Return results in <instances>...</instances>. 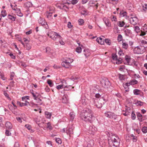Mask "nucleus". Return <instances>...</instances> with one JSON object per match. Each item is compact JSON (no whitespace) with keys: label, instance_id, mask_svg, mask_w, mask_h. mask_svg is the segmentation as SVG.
Masks as SVG:
<instances>
[{"label":"nucleus","instance_id":"f257e3e1","mask_svg":"<svg viewBox=\"0 0 147 147\" xmlns=\"http://www.w3.org/2000/svg\"><path fill=\"white\" fill-rule=\"evenodd\" d=\"M92 111L89 108H86L82 111L80 117L81 119L86 121L91 122L94 118Z\"/></svg>","mask_w":147,"mask_h":147},{"label":"nucleus","instance_id":"f03ea898","mask_svg":"<svg viewBox=\"0 0 147 147\" xmlns=\"http://www.w3.org/2000/svg\"><path fill=\"white\" fill-rule=\"evenodd\" d=\"M109 147H119L120 139L118 136L115 134L110 136L109 139Z\"/></svg>","mask_w":147,"mask_h":147},{"label":"nucleus","instance_id":"7ed1b4c3","mask_svg":"<svg viewBox=\"0 0 147 147\" xmlns=\"http://www.w3.org/2000/svg\"><path fill=\"white\" fill-rule=\"evenodd\" d=\"M47 35L52 39L56 41L58 40H60L62 38L61 37L58 33L52 31H51L49 32Z\"/></svg>","mask_w":147,"mask_h":147},{"label":"nucleus","instance_id":"20e7f679","mask_svg":"<svg viewBox=\"0 0 147 147\" xmlns=\"http://www.w3.org/2000/svg\"><path fill=\"white\" fill-rule=\"evenodd\" d=\"M101 100L99 99L98 101V99L93 98L91 99L90 102L92 104L95 105L98 108L100 109L101 108L103 105L105 104V102H101Z\"/></svg>","mask_w":147,"mask_h":147},{"label":"nucleus","instance_id":"39448f33","mask_svg":"<svg viewBox=\"0 0 147 147\" xmlns=\"http://www.w3.org/2000/svg\"><path fill=\"white\" fill-rule=\"evenodd\" d=\"M134 53L137 54H142L145 51V47L142 46H139L135 47L133 50Z\"/></svg>","mask_w":147,"mask_h":147},{"label":"nucleus","instance_id":"423d86ee","mask_svg":"<svg viewBox=\"0 0 147 147\" xmlns=\"http://www.w3.org/2000/svg\"><path fill=\"white\" fill-rule=\"evenodd\" d=\"M102 86L105 88H108L110 87L111 84L109 80L106 78L103 79L101 81Z\"/></svg>","mask_w":147,"mask_h":147},{"label":"nucleus","instance_id":"0eeeda50","mask_svg":"<svg viewBox=\"0 0 147 147\" xmlns=\"http://www.w3.org/2000/svg\"><path fill=\"white\" fill-rule=\"evenodd\" d=\"M105 115L106 117L113 120L116 119L117 117L114 113L110 111H106L105 113Z\"/></svg>","mask_w":147,"mask_h":147},{"label":"nucleus","instance_id":"6e6552de","mask_svg":"<svg viewBox=\"0 0 147 147\" xmlns=\"http://www.w3.org/2000/svg\"><path fill=\"white\" fill-rule=\"evenodd\" d=\"M96 130V129L93 126H90L89 127L87 130L88 133L90 134L94 135Z\"/></svg>","mask_w":147,"mask_h":147},{"label":"nucleus","instance_id":"1a4fd4ad","mask_svg":"<svg viewBox=\"0 0 147 147\" xmlns=\"http://www.w3.org/2000/svg\"><path fill=\"white\" fill-rule=\"evenodd\" d=\"M72 62V61H69L68 60H65L61 63V65L66 68H68L70 66V63Z\"/></svg>","mask_w":147,"mask_h":147},{"label":"nucleus","instance_id":"9d476101","mask_svg":"<svg viewBox=\"0 0 147 147\" xmlns=\"http://www.w3.org/2000/svg\"><path fill=\"white\" fill-rule=\"evenodd\" d=\"M129 20L131 24L134 25L137 24L138 20V18L135 17L130 18Z\"/></svg>","mask_w":147,"mask_h":147},{"label":"nucleus","instance_id":"9b49d317","mask_svg":"<svg viewBox=\"0 0 147 147\" xmlns=\"http://www.w3.org/2000/svg\"><path fill=\"white\" fill-rule=\"evenodd\" d=\"M38 22L46 28L47 29L48 27V26L47 23L45 21L44 19L40 18L38 20Z\"/></svg>","mask_w":147,"mask_h":147},{"label":"nucleus","instance_id":"f8f14e48","mask_svg":"<svg viewBox=\"0 0 147 147\" xmlns=\"http://www.w3.org/2000/svg\"><path fill=\"white\" fill-rule=\"evenodd\" d=\"M67 88H68L69 87H71L74 84V80H73L72 77H71L69 79L67 80Z\"/></svg>","mask_w":147,"mask_h":147},{"label":"nucleus","instance_id":"ddd939ff","mask_svg":"<svg viewBox=\"0 0 147 147\" xmlns=\"http://www.w3.org/2000/svg\"><path fill=\"white\" fill-rule=\"evenodd\" d=\"M83 53L86 57L89 56L90 54V51L88 49H85L84 50Z\"/></svg>","mask_w":147,"mask_h":147},{"label":"nucleus","instance_id":"4468645a","mask_svg":"<svg viewBox=\"0 0 147 147\" xmlns=\"http://www.w3.org/2000/svg\"><path fill=\"white\" fill-rule=\"evenodd\" d=\"M6 128L8 130L11 129L13 127L12 124L9 122L7 121L5 124Z\"/></svg>","mask_w":147,"mask_h":147},{"label":"nucleus","instance_id":"2eb2a0df","mask_svg":"<svg viewBox=\"0 0 147 147\" xmlns=\"http://www.w3.org/2000/svg\"><path fill=\"white\" fill-rule=\"evenodd\" d=\"M73 129L74 128L73 126H71V127H70L68 129L66 130L67 134L70 136V135L73 134Z\"/></svg>","mask_w":147,"mask_h":147},{"label":"nucleus","instance_id":"dca6fc26","mask_svg":"<svg viewBox=\"0 0 147 147\" xmlns=\"http://www.w3.org/2000/svg\"><path fill=\"white\" fill-rule=\"evenodd\" d=\"M103 20L106 26L108 27H109L111 26V24L109 19L106 18H104Z\"/></svg>","mask_w":147,"mask_h":147},{"label":"nucleus","instance_id":"f3484780","mask_svg":"<svg viewBox=\"0 0 147 147\" xmlns=\"http://www.w3.org/2000/svg\"><path fill=\"white\" fill-rule=\"evenodd\" d=\"M120 14L121 17H124L126 19H127L128 18L127 16V13L126 11H121Z\"/></svg>","mask_w":147,"mask_h":147},{"label":"nucleus","instance_id":"a211bd4d","mask_svg":"<svg viewBox=\"0 0 147 147\" xmlns=\"http://www.w3.org/2000/svg\"><path fill=\"white\" fill-rule=\"evenodd\" d=\"M124 33L126 36H129L131 34V30L129 29H127L124 31Z\"/></svg>","mask_w":147,"mask_h":147},{"label":"nucleus","instance_id":"6ab92c4d","mask_svg":"<svg viewBox=\"0 0 147 147\" xmlns=\"http://www.w3.org/2000/svg\"><path fill=\"white\" fill-rule=\"evenodd\" d=\"M88 11L86 9H83L81 11V14L83 15L86 16L88 15Z\"/></svg>","mask_w":147,"mask_h":147},{"label":"nucleus","instance_id":"aec40b11","mask_svg":"<svg viewBox=\"0 0 147 147\" xmlns=\"http://www.w3.org/2000/svg\"><path fill=\"white\" fill-rule=\"evenodd\" d=\"M125 23L123 21H119L117 22V24L120 27H123L125 25Z\"/></svg>","mask_w":147,"mask_h":147},{"label":"nucleus","instance_id":"412c9836","mask_svg":"<svg viewBox=\"0 0 147 147\" xmlns=\"http://www.w3.org/2000/svg\"><path fill=\"white\" fill-rule=\"evenodd\" d=\"M96 40L98 43H100L101 45L104 44V42L103 41V40H102V38H97Z\"/></svg>","mask_w":147,"mask_h":147},{"label":"nucleus","instance_id":"4be33fe9","mask_svg":"<svg viewBox=\"0 0 147 147\" xmlns=\"http://www.w3.org/2000/svg\"><path fill=\"white\" fill-rule=\"evenodd\" d=\"M137 117L140 121L142 122V116L140 113H137Z\"/></svg>","mask_w":147,"mask_h":147},{"label":"nucleus","instance_id":"5701e85b","mask_svg":"<svg viewBox=\"0 0 147 147\" xmlns=\"http://www.w3.org/2000/svg\"><path fill=\"white\" fill-rule=\"evenodd\" d=\"M67 80H63L61 82V84L63 88H67V84L66 83Z\"/></svg>","mask_w":147,"mask_h":147},{"label":"nucleus","instance_id":"b1692460","mask_svg":"<svg viewBox=\"0 0 147 147\" xmlns=\"http://www.w3.org/2000/svg\"><path fill=\"white\" fill-rule=\"evenodd\" d=\"M125 59L128 63H129L130 61L131 58L130 56L126 55L125 56Z\"/></svg>","mask_w":147,"mask_h":147},{"label":"nucleus","instance_id":"393cba45","mask_svg":"<svg viewBox=\"0 0 147 147\" xmlns=\"http://www.w3.org/2000/svg\"><path fill=\"white\" fill-rule=\"evenodd\" d=\"M128 47V44L126 42H122V48L125 49H127Z\"/></svg>","mask_w":147,"mask_h":147},{"label":"nucleus","instance_id":"a878e982","mask_svg":"<svg viewBox=\"0 0 147 147\" xmlns=\"http://www.w3.org/2000/svg\"><path fill=\"white\" fill-rule=\"evenodd\" d=\"M69 115L71 119L73 120L75 116V113L74 112H72L69 113Z\"/></svg>","mask_w":147,"mask_h":147},{"label":"nucleus","instance_id":"bb28decb","mask_svg":"<svg viewBox=\"0 0 147 147\" xmlns=\"http://www.w3.org/2000/svg\"><path fill=\"white\" fill-rule=\"evenodd\" d=\"M130 138H131L134 142H136L137 140V137L136 136H134L133 134H131L130 135Z\"/></svg>","mask_w":147,"mask_h":147},{"label":"nucleus","instance_id":"cd10ccee","mask_svg":"<svg viewBox=\"0 0 147 147\" xmlns=\"http://www.w3.org/2000/svg\"><path fill=\"white\" fill-rule=\"evenodd\" d=\"M86 99L85 97H82L80 100V102L84 105H86Z\"/></svg>","mask_w":147,"mask_h":147},{"label":"nucleus","instance_id":"c85d7f7f","mask_svg":"<svg viewBox=\"0 0 147 147\" xmlns=\"http://www.w3.org/2000/svg\"><path fill=\"white\" fill-rule=\"evenodd\" d=\"M24 5L26 7L29 8L32 6V4L31 2H28L25 3Z\"/></svg>","mask_w":147,"mask_h":147},{"label":"nucleus","instance_id":"c756f323","mask_svg":"<svg viewBox=\"0 0 147 147\" xmlns=\"http://www.w3.org/2000/svg\"><path fill=\"white\" fill-rule=\"evenodd\" d=\"M126 7L129 10H131L133 7V5L130 2L126 4Z\"/></svg>","mask_w":147,"mask_h":147},{"label":"nucleus","instance_id":"7c9ffc66","mask_svg":"<svg viewBox=\"0 0 147 147\" xmlns=\"http://www.w3.org/2000/svg\"><path fill=\"white\" fill-rule=\"evenodd\" d=\"M134 31L137 33L140 32V30L139 27L138 26H135L134 27Z\"/></svg>","mask_w":147,"mask_h":147},{"label":"nucleus","instance_id":"2f4dec72","mask_svg":"<svg viewBox=\"0 0 147 147\" xmlns=\"http://www.w3.org/2000/svg\"><path fill=\"white\" fill-rule=\"evenodd\" d=\"M45 115L46 117L48 119L51 118V116L52 115L51 113H50L47 111H46L45 112Z\"/></svg>","mask_w":147,"mask_h":147},{"label":"nucleus","instance_id":"473e14b6","mask_svg":"<svg viewBox=\"0 0 147 147\" xmlns=\"http://www.w3.org/2000/svg\"><path fill=\"white\" fill-rule=\"evenodd\" d=\"M112 57L113 60L117 61L118 59L117 56L115 54H112Z\"/></svg>","mask_w":147,"mask_h":147},{"label":"nucleus","instance_id":"72a5a7b5","mask_svg":"<svg viewBox=\"0 0 147 147\" xmlns=\"http://www.w3.org/2000/svg\"><path fill=\"white\" fill-rule=\"evenodd\" d=\"M141 91L138 89H135L134 90V93L135 95H139L140 94Z\"/></svg>","mask_w":147,"mask_h":147},{"label":"nucleus","instance_id":"f704fd0d","mask_svg":"<svg viewBox=\"0 0 147 147\" xmlns=\"http://www.w3.org/2000/svg\"><path fill=\"white\" fill-rule=\"evenodd\" d=\"M5 135L7 136H11V134L9 130L7 129L5 130Z\"/></svg>","mask_w":147,"mask_h":147},{"label":"nucleus","instance_id":"c9c22d12","mask_svg":"<svg viewBox=\"0 0 147 147\" xmlns=\"http://www.w3.org/2000/svg\"><path fill=\"white\" fill-rule=\"evenodd\" d=\"M31 94H32L33 96L34 97V99L35 100H39L41 101V100L39 98H37V96H36V95H35L34 93L31 92Z\"/></svg>","mask_w":147,"mask_h":147},{"label":"nucleus","instance_id":"e433bc0d","mask_svg":"<svg viewBox=\"0 0 147 147\" xmlns=\"http://www.w3.org/2000/svg\"><path fill=\"white\" fill-rule=\"evenodd\" d=\"M143 102L140 101H137L135 103V104L138 106H141L143 105Z\"/></svg>","mask_w":147,"mask_h":147},{"label":"nucleus","instance_id":"4c0bfd02","mask_svg":"<svg viewBox=\"0 0 147 147\" xmlns=\"http://www.w3.org/2000/svg\"><path fill=\"white\" fill-rule=\"evenodd\" d=\"M47 128H49L50 130H51L53 128L51 125L50 122H48L47 123Z\"/></svg>","mask_w":147,"mask_h":147},{"label":"nucleus","instance_id":"58836bf2","mask_svg":"<svg viewBox=\"0 0 147 147\" xmlns=\"http://www.w3.org/2000/svg\"><path fill=\"white\" fill-rule=\"evenodd\" d=\"M130 82L131 85H134L135 84H137L138 83V81L135 79L132 80H131Z\"/></svg>","mask_w":147,"mask_h":147},{"label":"nucleus","instance_id":"ea45409f","mask_svg":"<svg viewBox=\"0 0 147 147\" xmlns=\"http://www.w3.org/2000/svg\"><path fill=\"white\" fill-rule=\"evenodd\" d=\"M47 83L50 87H52L53 85V84L52 82V81L50 79H48L47 80Z\"/></svg>","mask_w":147,"mask_h":147},{"label":"nucleus","instance_id":"a19ab883","mask_svg":"<svg viewBox=\"0 0 147 147\" xmlns=\"http://www.w3.org/2000/svg\"><path fill=\"white\" fill-rule=\"evenodd\" d=\"M26 47V49L29 50L31 48V46L30 44L27 43L26 44L25 47Z\"/></svg>","mask_w":147,"mask_h":147},{"label":"nucleus","instance_id":"79ce46f5","mask_svg":"<svg viewBox=\"0 0 147 147\" xmlns=\"http://www.w3.org/2000/svg\"><path fill=\"white\" fill-rule=\"evenodd\" d=\"M116 63L117 64H119L121 63L122 61V59L120 58H118L117 61H116Z\"/></svg>","mask_w":147,"mask_h":147},{"label":"nucleus","instance_id":"37998d69","mask_svg":"<svg viewBox=\"0 0 147 147\" xmlns=\"http://www.w3.org/2000/svg\"><path fill=\"white\" fill-rule=\"evenodd\" d=\"M142 131L144 133H146L147 132V127L146 126H144L142 128Z\"/></svg>","mask_w":147,"mask_h":147},{"label":"nucleus","instance_id":"c03bdc74","mask_svg":"<svg viewBox=\"0 0 147 147\" xmlns=\"http://www.w3.org/2000/svg\"><path fill=\"white\" fill-rule=\"evenodd\" d=\"M8 18L11 20L12 21H15L16 19V18L14 17L13 16H12L11 15H9L8 16Z\"/></svg>","mask_w":147,"mask_h":147},{"label":"nucleus","instance_id":"a18cd8bd","mask_svg":"<svg viewBox=\"0 0 147 147\" xmlns=\"http://www.w3.org/2000/svg\"><path fill=\"white\" fill-rule=\"evenodd\" d=\"M1 14L3 17H5L7 15L6 12L5 10L1 11Z\"/></svg>","mask_w":147,"mask_h":147},{"label":"nucleus","instance_id":"49530a36","mask_svg":"<svg viewBox=\"0 0 147 147\" xmlns=\"http://www.w3.org/2000/svg\"><path fill=\"white\" fill-rule=\"evenodd\" d=\"M78 22L79 25H82L84 23V21L83 19H80L78 20Z\"/></svg>","mask_w":147,"mask_h":147},{"label":"nucleus","instance_id":"de8ad7c7","mask_svg":"<svg viewBox=\"0 0 147 147\" xmlns=\"http://www.w3.org/2000/svg\"><path fill=\"white\" fill-rule=\"evenodd\" d=\"M123 39L122 36L121 34H119L117 37V40L118 42L121 41Z\"/></svg>","mask_w":147,"mask_h":147},{"label":"nucleus","instance_id":"09e8293b","mask_svg":"<svg viewBox=\"0 0 147 147\" xmlns=\"http://www.w3.org/2000/svg\"><path fill=\"white\" fill-rule=\"evenodd\" d=\"M130 113V112L129 111L127 110H126L125 113H123V114L125 116H128L129 115Z\"/></svg>","mask_w":147,"mask_h":147},{"label":"nucleus","instance_id":"8fccbe9b","mask_svg":"<svg viewBox=\"0 0 147 147\" xmlns=\"http://www.w3.org/2000/svg\"><path fill=\"white\" fill-rule=\"evenodd\" d=\"M76 51L78 53H80L82 51V49L81 47H79L76 49Z\"/></svg>","mask_w":147,"mask_h":147},{"label":"nucleus","instance_id":"3c124183","mask_svg":"<svg viewBox=\"0 0 147 147\" xmlns=\"http://www.w3.org/2000/svg\"><path fill=\"white\" fill-rule=\"evenodd\" d=\"M119 78L120 80H123L125 79V76L123 75L119 74Z\"/></svg>","mask_w":147,"mask_h":147},{"label":"nucleus","instance_id":"603ef678","mask_svg":"<svg viewBox=\"0 0 147 147\" xmlns=\"http://www.w3.org/2000/svg\"><path fill=\"white\" fill-rule=\"evenodd\" d=\"M105 42L106 44L109 45H110L111 44V42L110 40L108 39H105Z\"/></svg>","mask_w":147,"mask_h":147},{"label":"nucleus","instance_id":"864d4df0","mask_svg":"<svg viewBox=\"0 0 147 147\" xmlns=\"http://www.w3.org/2000/svg\"><path fill=\"white\" fill-rule=\"evenodd\" d=\"M51 50L50 47H47L45 48V52L48 54H49L50 53Z\"/></svg>","mask_w":147,"mask_h":147},{"label":"nucleus","instance_id":"5fc2aeb1","mask_svg":"<svg viewBox=\"0 0 147 147\" xmlns=\"http://www.w3.org/2000/svg\"><path fill=\"white\" fill-rule=\"evenodd\" d=\"M102 98V99L105 102H106L108 100V96L107 95H105L104 97H103Z\"/></svg>","mask_w":147,"mask_h":147},{"label":"nucleus","instance_id":"6e6d98bb","mask_svg":"<svg viewBox=\"0 0 147 147\" xmlns=\"http://www.w3.org/2000/svg\"><path fill=\"white\" fill-rule=\"evenodd\" d=\"M58 7L61 9H63L64 8H67V6L64 5L63 4H61L60 6H59Z\"/></svg>","mask_w":147,"mask_h":147},{"label":"nucleus","instance_id":"4d7b16f0","mask_svg":"<svg viewBox=\"0 0 147 147\" xmlns=\"http://www.w3.org/2000/svg\"><path fill=\"white\" fill-rule=\"evenodd\" d=\"M52 11H51V10H49V11L48 13V15H47V17L49 18V16H52V14L54 12V11L52 10Z\"/></svg>","mask_w":147,"mask_h":147},{"label":"nucleus","instance_id":"13d9d810","mask_svg":"<svg viewBox=\"0 0 147 147\" xmlns=\"http://www.w3.org/2000/svg\"><path fill=\"white\" fill-rule=\"evenodd\" d=\"M55 141L57 143L59 144H61L62 142L61 139L59 138H57L55 139Z\"/></svg>","mask_w":147,"mask_h":147},{"label":"nucleus","instance_id":"bf43d9fd","mask_svg":"<svg viewBox=\"0 0 147 147\" xmlns=\"http://www.w3.org/2000/svg\"><path fill=\"white\" fill-rule=\"evenodd\" d=\"M112 17H111V20L112 21H115L116 22L117 21V19L116 18V17L114 16H112Z\"/></svg>","mask_w":147,"mask_h":147},{"label":"nucleus","instance_id":"052dcab7","mask_svg":"<svg viewBox=\"0 0 147 147\" xmlns=\"http://www.w3.org/2000/svg\"><path fill=\"white\" fill-rule=\"evenodd\" d=\"M4 94L5 95V96L7 97V98L10 100H11V98H10V97L9 96L8 94L7 93L5 92L4 93Z\"/></svg>","mask_w":147,"mask_h":147},{"label":"nucleus","instance_id":"680f3d73","mask_svg":"<svg viewBox=\"0 0 147 147\" xmlns=\"http://www.w3.org/2000/svg\"><path fill=\"white\" fill-rule=\"evenodd\" d=\"M25 127L29 130L31 129L32 128V127L31 125L29 124H26L25 125Z\"/></svg>","mask_w":147,"mask_h":147},{"label":"nucleus","instance_id":"e2e57ef3","mask_svg":"<svg viewBox=\"0 0 147 147\" xmlns=\"http://www.w3.org/2000/svg\"><path fill=\"white\" fill-rule=\"evenodd\" d=\"M131 116L132 119L134 120L135 119L136 117V115L133 112H132Z\"/></svg>","mask_w":147,"mask_h":147},{"label":"nucleus","instance_id":"0e129e2a","mask_svg":"<svg viewBox=\"0 0 147 147\" xmlns=\"http://www.w3.org/2000/svg\"><path fill=\"white\" fill-rule=\"evenodd\" d=\"M29 105L32 107L37 106V105L36 104L34 103L33 102H30L29 103Z\"/></svg>","mask_w":147,"mask_h":147},{"label":"nucleus","instance_id":"69168bd1","mask_svg":"<svg viewBox=\"0 0 147 147\" xmlns=\"http://www.w3.org/2000/svg\"><path fill=\"white\" fill-rule=\"evenodd\" d=\"M143 9L144 11L147 10V5L146 4H144L143 5Z\"/></svg>","mask_w":147,"mask_h":147},{"label":"nucleus","instance_id":"338daca9","mask_svg":"<svg viewBox=\"0 0 147 147\" xmlns=\"http://www.w3.org/2000/svg\"><path fill=\"white\" fill-rule=\"evenodd\" d=\"M62 102L64 103H67V99L65 97H63L62 98Z\"/></svg>","mask_w":147,"mask_h":147},{"label":"nucleus","instance_id":"774afa93","mask_svg":"<svg viewBox=\"0 0 147 147\" xmlns=\"http://www.w3.org/2000/svg\"><path fill=\"white\" fill-rule=\"evenodd\" d=\"M78 1V0H72L71 1V3L73 5H75L77 3Z\"/></svg>","mask_w":147,"mask_h":147}]
</instances>
